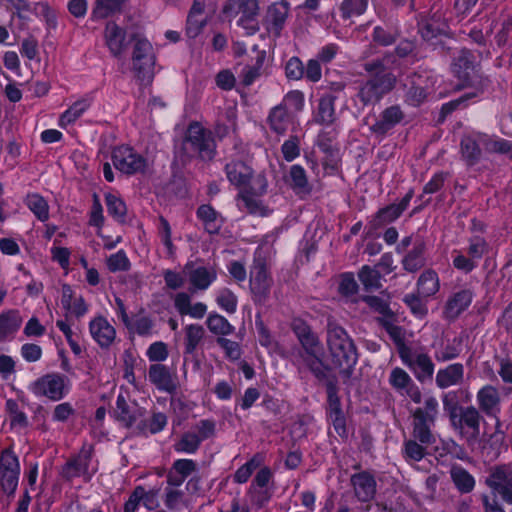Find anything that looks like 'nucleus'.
<instances>
[{"label":"nucleus","instance_id":"473e14b6","mask_svg":"<svg viewBox=\"0 0 512 512\" xmlns=\"http://www.w3.org/2000/svg\"><path fill=\"white\" fill-rule=\"evenodd\" d=\"M450 476L454 485L461 493H470L475 487L474 477L461 466H452Z\"/></svg>","mask_w":512,"mask_h":512},{"label":"nucleus","instance_id":"603ef678","mask_svg":"<svg viewBox=\"0 0 512 512\" xmlns=\"http://www.w3.org/2000/svg\"><path fill=\"white\" fill-rule=\"evenodd\" d=\"M108 213L120 222H124L126 215L125 203L113 194H107L105 197Z\"/></svg>","mask_w":512,"mask_h":512},{"label":"nucleus","instance_id":"f03ea898","mask_svg":"<svg viewBox=\"0 0 512 512\" xmlns=\"http://www.w3.org/2000/svg\"><path fill=\"white\" fill-rule=\"evenodd\" d=\"M327 345L332 362L340 368V375L346 383L352 376L358 354L351 337L334 320H328L327 323Z\"/></svg>","mask_w":512,"mask_h":512},{"label":"nucleus","instance_id":"58836bf2","mask_svg":"<svg viewBox=\"0 0 512 512\" xmlns=\"http://www.w3.org/2000/svg\"><path fill=\"white\" fill-rule=\"evenodd\" d=\"M400 212L396 208V204L388 205L382 209H380L373 219L369 222V226L372 230H377L394 220H396L400 216Z\"/></svg>","mask_w":512,"mask_h":512},{"label":"nucleus","instance_id":"a18cd8bd","mask_svg":"<svg viewBox=\"0 0 512 512\" xmlns=\"http://www.w3.org/2000/svg\"><path fill=\"white\" fill-rule=\"evenodd\" d=\"M89 102L81 99L73 103L60 117V125L65 127L74 123L89 107Z\"/></svg>","mask_w":512,"mask_h":512},{"label":"nucleus","instance_id":"864d4df0","mask_svg":"<svg viewBox=\"0 0 512 512\" xmlns=\"http://www.w3.org/2000/svg\"><path fill=\"white\" fill-rule=\"evenodd\" d=\"M200 444L201 441L195 432H186L182 435L179 442L175 444V450L178 452L195 453Z\"/></svg>","mask_w":512,"mask_h":512},{"label":"nucleus","instance_id":"c03bdc74","mask_svg":"<svg viewBox=\"0 0 512 512\" xmlns=\"http://www.w3.org/2000/svg\"><path fill=\"white\" fill-rule=\"evenodd\" d=\"M116 418L126 427H131L137 420L136 412H132L123 395H119L116 401Z\"/></svg>","mask_w":512,"mask_h":512},{"label":"nucleus","instance_id":"4c0bfd02","mask_svg":"<svg viewBox=\"0 0 512 512\" xmlns=\"http://www.w3.org/2000/svg\"><path fill=\"white\" fill-rule=\"evenodd\" d=\"M122 0H95L92 10L93 19H104L120 12Z\"/></svg>","mask_w":512,"mask_h":512},{"label":"nucleus","instance_id":"8fccbe9b","mask_svg":"<svg viewBox=\"0 0 512 512\" xmlns=\"http://www.w3.org/2000/svg\"><path fill=\"white\" fill-rule=\"evenodd\" d=\"M380 322L391 339L394 341L395 345L397 346L399 357H401V351H403L404 348H409L405 344L404 330L400 326L394 325L389 320L381 319Z\"/></svg>","mask_w":512,"mask_h":512},{"label":"nucleus","instance_id":"13d9d810","mask_svg":"<svg viewBox=\"0 0 512 512\" xmlns=\"http://www.w3.org/2000/svg\"><path fill=\"white\" fill-rule=\"evenodd\" d=\"M6 410L10 415L12 426L26 427L28 425L25 413L19 410L15 400L9 399L6 401Z\"/></svg>","mask_w":512,"mask_h":512},{"label":"nucleus","instance_id":"c85d7f7f","mask_svg":"<svg viewBox=\"0 0 512 512\" xmlns=\"http://www.w3.org/2000/svg\"><path fill=\"white\" fill-rule=\"evenodd\" d=\"M288 183L297 195L306 196L312 191L306 172L300 165L296 164L290 167Z\"/></svg>","mask_w":512,"mask_h":512},{"label":"nucleus","instance_id":"4be33fe9","mask_svg":"<svg viewBox=\"0 0 512 512\" xmlns=\"http://www.w3.org/2000/svg\"><path fill=\"white\" fill-rule=\"evenodd\" d=\"M354 493L361 502L372 500L376 494V481L372 475L367 472L355 474L351 478Z\"/></svg>","mask_w":512,"mask_h":512},{"label":"nucleus","instance_id":"412c9836","mask_svg":"<svg viewBox=\"0 0 512 512\" xmlns=\"http://www.w3.org/2000/svg\"><path fill=\"white\" fill-rule=\"evenodd\" d=\"M148 377L159 390L171 393L177 389L176 378L163 364H152L149 367Z\"/></svg>","mask_w":512,"mask_h":512},{"label":"nucleus","instance_id":"052dcab7","mask_svg":"<svg viewBox=\"0 0 512 512\" xmlns=\"http://www.w3.org/2000/svg\"><path fill=\"white\" fill-rule=\"evenodd\" d=\"M236 114L232 110L226 111L225 119L226 122L218 120L214 127V133L219 139L224 138L228 135L231 129L235 127Z\"/></svg>","mask_w":512,"mask_h":512},{"label":"nucleus","instance_id":"f704fd0d","mask_svg":"<svg viewBox=\"0 0 512 512\" xmlns=\"http://www.w3.org/2000/svg\"><path fill=\"white\" fill-rule=\"evenodd\" d=\"M396 63L394 53H386L382 58L374 59L364 63V70L372 76H381L390 73L388 70Z\"/></svg>","mask_w":512,"mask_h":512},{"label":"nucleus","instance_id":"2eb2a0df","mask_svg":"<svg viewBox=\"0 0 512 512\" xmlns=\"http://www.w3.org/2000/svg\"><path fill=\"white\" fill-rule=\"evenodd\" d=\"M93 447L83 446L78 455L71 458L63 466L61 474L66 480H72L75 477L86 476L89 479L88 468L92 459Z\"/></svg>","mask_w":512,"mask_h":512},{"label":"nucleus","instance_id":"4d7b16f0","mask_svg":"<svg viewBox=\"0 0 512 512\" xmlns=\"http://www.w3.org/2000/svg\"><path fill=\"white\" fill-rule=\"evenodd\" d=\"M20 471L18 457L11 449H5L0 457V473Z\"/></svg>","mask_w":512,"mask_h":512},{"label":"nucleus","instance_id":"2f4dec72","mask_svg":"<svg viewBox=\"0 0 512 512\" xmlns=\"http://www.w3.org/2000/svg\"><path fill=\"white\" fill-rule=\"evenodd\" d=\"M434 422H428L420 418H413V439L422 443V445L430 446L435 443L436 438L433 434L431 427Z\"/></svg>","mask_w":512,"mask_h":512},{"label":"nucleus","instance_id":"39448f33","mask_svg":"<svg viewBox=\"0 0 512 512\" xmlns=\"http://www.w3.org/2000/svg\"><path fill=\"white\" fill-rule=\"evenodd\" d=\"M183 149L191 157L198 156L202 160L210 161L215 156L216 144L209 130L199 124H192L188 128Z\"/></svg>","mask_w":512,"mask_h":512},{"label":"nucleus","instance_id":"6ab92c4d","mask_svg":"<svg viewBox=\"0 0 512 512\" xmlns=\"http://www.w3.org/2000/svg\"><path fill=\"white\" fill-rule=\"evenodd\" d=\"M90 333L93 339L101 348H108L116 338L115 328L105 317L94 318L89 324Z\"/></svg>","mask_w":512,"mask_h":512},{"label":"nucleus","instance_id":"6e6552de","mask_svg":"<svg viewBox=\"0 0 512 512\" xmlns=\"http://www.w3.org/2000/svg\"><path fill=\"white\" fill-rule=\"evenodd\" d=\"M250 291L257 304H264L269 299L273 279L267 269L266 261L260 255L255 256L250 268Z\"/></svg>","mask_w":512,"mask_h":512},{"label":"nucleus","instance_id":"bf43d9fd","mask_svg":"<svg viewBox=\"0 0 512 512\" xmlns=\"http://www.w3.org/2000/svg\"><path fill=\"white\" fill-rule=\"evenodd\" d=\"M426 447L427 446L422 445V443H420L414 439L407 440L404 443L405 457L409 458L411 460H414V461H420L426 455V451H425Z\"/></svg>","mask_w":512,"mask_h":512},{"label":"nucleus","instance_id":"f257e3e1","mask_svg":"<svg viewBox=\"0 0 512 512\" xmlns=\"http://www.w3.org/2000/svg\"><path fill=\"white\" fill-rule=\"evenodd\" d=\"M484 420L479 409L474 406H465L458 415L450 420L451 427L474 449L478 445L483 457L493 460L499 455V449L504 441V432L501 431V422L497 418L495 431L492 434L484 433L480 438V424Z\"/></svg>","mask_w":512,"mask_h":512},{"label":"nucleus","instance_id":"a211bd4d","mask_svg":"<svg viewBox=\"0 0 512 512\" xmlns=\"http://www.w3.org/2000/svg\"><path fill=\"white\" fill-rule=\"evenodd\" d=\"M228 181L235 187L245 190L252 180L253 170L241 160H232L225 165Z\"/></svg>","mask_w":512,"mask_h":512},{"label":"nucleus","instance_id":"0e129e2a","mask_svg":"<svg viewBox=\"0 0 512 512\" xmlns=\"http://www.w3.org/2000/svg\"><path fill=\"white\" fill-rule=\"evenodd\" d=\"M281 152L286 161L291 162L300 155L299 139L291 136L281 147Z\"/></svg>","mask_w":512,"mask_h":512},{"label":"nucleus","instance_id":"9b49d317","mask_svg":"<svg viewBox=\"0 0 512 512\" xmlns=\"http://www.w3.org/2000/svg\"><path fill=\"white\" fill-rule=\"evenodd\" d=\"M400 358L419 382L432 380L435 366L428 354L404 348Z\"/></svg>","mask_w":512,"mask_h":512},{"label":"nucleus","instance_id":"1a4fd4ad","mask_svg":"<svg viewBox=\"0 0 512 512\" xmlns=\"http://www.w3.org/2000/svg\"><path fill=\"white\" fill-rule=\"evenodd\" d=\"M419 33L422 39L431 45H440L445 49H450L449 46L446 47L445 40H451L452 33L448 22L441 13L435 12L419 22Z\"/></svg>","mask_w":512,"mask_h":512},{"label":"nucleus","instance_id":"49530a36","mask_svg":"<svg viewBox=\"0 0 512 512\" xmlns=\"http://www.w3.org/2000/svg\"><path fill=\"white\" fill-rule=\"evenodd\" d=\"M479 142L486 151L490 153L505 154L512 150V143L500 138H493L487 135L480 136Z\"/></svg>","mask_w":512,"mask_h":512},{"label":"nucleus","instance_id":"a19ab883","mask_svg":"<svg viewBox=\"0 0 512 512\" xmlns=\"http://www.w3.org/2000/svg\"><path fill=\"white\" fill-rule=\"evenodd\" d=\"M358 278L367 291L381 288V274L376 268L363 266L358 272Z\"/></svg>","mask_w":512,"mask_h":512},{"label":"nucleus","instance_id":"6e6d98bb","mask_svg":"<svg viewBox=\"0 0 512 512\" xmlns=\"http://www.w3.org/2000/svg\"><path fill=\"white\" fill-rule=\"evenodd\" d=\"M373 41L382 46H389L396 42L398 33L396 30L385 29L381 26H376L372 35Z\"/></svg>","mask_w":512,"mask_h":512},{"label":"nucleus","instance_id":"f3484780","mask_svg":"<svg viewBox=\"0 0 512 512\" xmlns=\"http://www.w3.org/2000/svg\"><path fill=\"white\" fill-rule=\"evenodd\" d=\"M404 117L405 114L399 105H391L380 113L379 118L370 129L376 135L384 136L401 123Z\"/></svg>","mask_w":512,"mask_h":512},{"label":"nucleus","instance_id":"c9c22d12","mask_svg":"<svg viewBox=\"0 0 512 512\" xmlns=\"http://www.w3.org/2000/svg\"><path fill=\"white\" fill-rule=\"evenodd\" d=\"M418 294L424 297L434 295L439 290V279L433 270H425L418 279Z\"/></svg>","mask_w":512,"mask_h":512},{"label":"nucleus","instance_id":"423d86ee","mask_svg":"<svg viewBox=\"0 0 512 512\" xmlns=\"http://www.w3.org/2000/svg\"><path fill=\"white\" fill-rule=\"evenodd\" d=\"M223 13L227 17H237V23L243 27L248 35L259 31L257 16L259 14L258 0H229L223 7Z\"/></svg>","mask_w":512,"mask_h":512},{"label":"nucleus","instance_id":"de8ad7c7","mask_svg":"<svg viewBox=\"0 0 512 512\" xmlns=\"http://www.w3.org/2000/svg\"><path fill=\"white\" fill-rule=\"evenodd\" d=\"M437 414L438 401L435 397L429 396L424 401V407H419L413 412V418H420L435 423Z\"/></svg>","mask_w":512,"mask_h":512},{"label":"nucleus","instance_id":"5701e85b","mask_svg":"<svg viewBox=\"0 0 512 512\" xmlns=\"http://www.w3.org/2000/svg\"><path fill=\"white\" fill-rule=\"evenodd\" d=\"M479 409L488 416H495L499 412L500 393L492 385L482 387L476 395Z\"/></svg>","mask_w":512,"mask_h":512},{"label":"nucleus","instance_id":"5fc2aeb1","mask_svg":"<svg viewBox=\"0 0 512 512\" xmlns=\"http://www.w3.org/2000/svg\"><path fill=\"white\" fill-rule=\"evenodd\" d=\"M443 409L448 414L449 421L458 415L465 406H461L458 402L457 392L450 391L442 396Z\"/></svg>","mask_w":512,"mask_h":512},{"label":"nucleus","instance_id":"3c124183","mask_svg":"<svg viewBox=\"0 0 512 512\" xmlns=\"http://www.w3.org/2000/svg\"><path fill=\"white\" fill-rule=\"evenodd\" d=\"M413 383L410 375L402 368L395 367L391 370L389 384L397 391L406 390Z\"/></svg>","mask_w":512,"mask_h":512},{"label":"nucleus","instance_id":"b1692460","mask_svg":"<svg viewBox=\"0 0 512 512\" xmlns=\"http://www.w3.org/2000/svg\"><path fill=\"white\" fill-rule=\"evenodd\" d=\"M18 310L10 309L0 314V343L12 340L22 325Z\"/></svg>","mask_w":512,"mask_h":512},{"label":"nucleus","instance_id":"c756f323","mask_svg":"<svg viewBox=\"0 0 512 512\" xmlns=\"http://www.w3.org/2000/svg\"><path fill=\"white\" fill-rule=\"evenodd\" d=\"M425 243L418 241L415 243L413 249L407 253L403 258V268L408 272H416L425 265Z\"/></svg>","mask_w":512,"mask_h":512},{"label":"nucleus","instance_id":"680f3d73","mask_svg":"<svg viewBox=\"0 0 512 512\" xmlns=\"http://www.w3.org/2000/svg\"><path fill=\"white\" fill-rule=\"evenodd\" d=\"M327 400L329 405L330 415L338 414L341 412V402L338 396V388L334 381H328L326 383Z\"/></svg>","mask_w":512,"mask_h":512},{"label":"nucleus","instance_id":"774afa93","mask_svg":"<svg viewBox=\"0 0 512 512\" xmlns=\"http://www.w3.org/2000/svg\"><path fill=\"white\" fill-rule=\"evenodd\" d=\"M107 265L110 271H126L129 269L130 262L123 251H119L111 255L107 260Z\"/></svg>","mask_w":512,"mask_h":512},{"label":"nucleus","instance_id":"bb28decb","mask_svg":"<svg viewBox=\"0 0 512 512\" xmlns=\"http://www.w3.org/2000/svg\"><path fill=\"white\" fill-rule=\"evenodd\" d=\"M196 214L198 219L203 223L204 229L209 234L219 233L224 219L212 206L208 204L200 205Z\"/></svg>","mask_w":512,"mask_h":512},{"label":"nucleus","instance_id":"9d476101","mask_svg":"<svg viewBox=\"0 0 512 512\" xmlns=\"http://www.w3.org/2000/svg\"><path fill=\"white\" fill-rule=\"evenodd\" d=\"M486 485L507 504H512V466L502 464L490 469Z\"/></svg>","mask_w":512,"mask_h":512},{"label":"nucleus","instance_id":"e433bc0d","mask_svg":"<svg viewBox=\"0 0 512 512\" xmlns=\"http://www.w3.org/2000/svg\"><path fill=\"white\" fill-rule=\"evenodd\" d=\"M335 97L333 95H326L319 101L318 111L316 115V122L324 125H330L335 120Z\"/></svg>","mask_w":512,"mask_h":512},{"label":"nucleus","instance_id":"7c9ffc66","mask_svg":"<svg viewBox=\"0 0 512 512\" xmlns=\"http://www.w3.org/2000/svg\"><path fill=\"white\" fill-rule=\"evenodd\" d=\"M184 353L192 355L203 342L205 329L199 324H190L184 328Z\"/></svg>","mask_w":512,"mask_h":512},{"label":"nucleus","instance_id":"72a5a7b5","mask_svg":"<svg viewBox=\"0 0 512 512\" xmlns=\"http://www.w3.org/2000/svg\"><path fill=\"white\" fill-rule=\"evenodd\" d=\"M268 123L275 133L284 134L289 126L290 118L284 105H278L272 108L268 116Z\"/></svg>","mask_w":512,"mask_h":512},{"label":"nucleus","instance_id":"338daca9","mask_svg":"<svg viewBox=\"0 0 512 512\" xmlns=\"http://www.w3.org/2000/svg\"><path fill=\"white\" fill-rule=\"evenodd\" d=\"M215 431L216 424L213 420L203 419L195 425V433L201 442L213 437Z\"/></svg>","mask_w":512,"mask_h":512},{"label":"nucleus","instance_id":"f8f14e48","mask_svg":"<svg viewBox=\"0 0 512 512\" xmlns=\"http://www.w3.org/2000/svg\"><path fill=\"white\" fill-rule=\"evenodd\" d=\"M112 161L117 170L128 175L143 172L146 167V159L129 146L116 147L112 152Z\"/></svg>","mask_w":512,"mask_h":512},{"label":"nucleus","instance_id":"a878e982","mask_svg":"<svg viewBox=\"0 0 512 512\" xmlns=\"http://www.w3.org/2000/svg\"><path fill=\"white\" fill-rule=\"evenodd\" d=\"M473 294L464 289L454 293L446 302L444 314L447 319H456L472 302Z\"/></svg>","mask_w":512,"mask_h":512},{"label":"nucleus","instance_id":"09e8293b","mask_svg":"<svg viewBox=\"0 0 512 512\" xmlns=\"http://www.w3.org/2000/svg\"><path fill=\"white\" fill-rule=\"evenodd\" d=\"M368 6V0H343L340 12L344 19L362 15Z\"/></svg>","mask_w":512,"mask_h":512},{"label":"nucleus","instance_id":"7ed1b4c3","mask_svg":"<svg viewBox=\"0 0 512 512\" xmlns=\"http://www.w3.org/2000/svg\"><path fill=\"white\" fill-rule=\"evenodd\" d=\"M291 328L303 348V351L297 350V353H293L294 361L298 362L299 359H302L316 378L325 379L327 376L326 367L317 356L321 348L317 335L302 319H294Z\"/></svg>","mask_w":512,"mask_h":512},{"label":"nucleus","instance_id":"79ce46f5","mask_svg":"<svg viewBox=\"0 0 512 512\" xmlns=\"http://www.w3.org/2000/svg\"><path fill=\"white\" fill-rule=\"evenodd\" d=\"M28 208L42 222L49 218V206L47 201L39 194H29L26 198Z\"/></svg>","mask_w":512,"mask_h":512},{"label":"nucleus","instance_id":"20e7f679","mask_svg":"<svg viewBox=\"0 0 512 512\" xmlns=\"http://www.w3.org/2000/svg\"><path fill=\"white\" fill-rule=\"evenodd\" d=\"M132 70L141 82H150L154 76L155 55L151 43L139 34H132Z\"/></svg>","mask_w":512,"mask_h":512},{"label":"nucleus","instance_id":"ddd939ff","mask_svg":"<svg viewBox=\"0 0 512 512\" xmlns=\"http://www.w3.org/2000/svg\"><path fill=\"white\" fill-rule=\"evenodd\" d=\"M290 11L288 1L281 0L268 6L262 20V25L269 34L280 36Z\"/></svg>","mask_w":512,"mask_h":512},{"label":"nucleus","instance_id":"69168bd1","mask_svg":"<svg viewBox=\"0 0 512 512\" xmlns=\"http://www.w3.org/2000/svg\"><path fill=\"white\" fill-rule=\"evenodd\" d=\"M217 344L224 350L226 357L231 360H238L241 357L240 345L224 337H218Z\"/></svg>","mask_w":512,"mask_h":512},{"label":"nucleus","instance_id":"e2e57ef3","mask_svg":"<svg viewBox=\"0 0 512 512\" xmlns=\"http://www.w3.org/2000/svg\"><path fill=\"white\" fill-rule=\"evenodd\" d=\"M218 305L228 313H234L237 308V297L229 289H222L216 299Z\"/></svg>","mask_w":512,"mask_h":512},{"label":"nucleus","instance_id":"0eeeda50","mask_svg":"<svg viewBox=\"0 0 512 512\" xmlns=\"http://www.w3.org/2000/svg\"><path fill=\"white\" fill-rule=\"evenodd\" d=\"M396 83L393 73L372 76L359 86L357 97L363 105H375L395 88Z\"/></svg>","mask_w":512,"mask_h":512},{"label":"nucleus","instance_id":"4468645a","mask_svg":"<svg viewBox=\"0 0 512 512\" xmlns=\"http://www.w3.org/2000/svg\"><path fill=\"white\" fill-rule=\"evenodd\" d=\"M268 183L264 175H257L252 182L249 189L241 190L238 194V199H241L251 214H264L262 202L257 199L267 191Z\"/></svg>","mask_w":512,"mask_h":512},{"label":"nucleus","instance_id":"cd10ccee","mask_svg":"<svg viewBox=\"0 0 512 512\" xmlns=\"http://www.w3.org/2000/svg\"><path fill=\"white\" fill-rule=\"evenodd\" d=\"M105 40L110 52L118 57L125 50V31L114 22H108L105 27Z\"/></svg>","mask_w":512,"mask_h":512},{"label":"nucleus","instance_id":"37998d69","mask_svg":"<svg viewBox=\"0 0 512 512\" xmlns=\"http://www.w3.org/2000/svg\"><path fill=\"white\" fill-rule=\"evenodd\" d=\"M461 153L468 165L476 164L481 157L479 144L475 139L469 136L461 140Z\"/></svg>","mask_w":512,"mask_h":512},{"label":"nucleus","instance_id":"aec40b11","mask_svg":"<svg viewBox=\"0 0 512 512\" xmlns=\"http://www.w3.org/2000/svg\"><path fill=\"white\" fill-rule=\"evenodd\" d=\"M189 278V282L193 286L191 291L196 289L205 290L216 279V271L213 268L205 266L195 267L192 263H188L184 269Z\"/></svg>","mask_w":512,"mask_h":512},{"label":"nucleus","instance_id":"ea45409f","mask_svg":"<svg viewBox=\"0 0 512 512\" xmlns=\"http://www.w3.org/2000/svg\"><path fill=\"white\" fill-rule=\"evenodd\" d=\"M209 331L218 336H227L234 332L235 328L222 315L210 314L206 320Z\"/></svg>","mask_w":512,"mask_h":512},{"label":"nucleus","instance_id":"dca6fc26","mask_svg":"<svg viewBox=\"0 0 512 512\" xmlns=\"http://www.w3.org/2000/svg\"><path fill=\"white\" fill-rule=\"evenodd\" d=\"M64 376L48 374L38 379L32 386V391L37 396H46L51 400H59L63 397Z\"/></svg>","mask_w":512,"mask_h":512},{"label":"nucleus","instance_id":"393cba45","mask_svg":"<svg viewBox=\"0 0 512 512\" xmlns=\"http://www.w3.org/2000/svg\"><path fill=\"white\" fill-rule=\"evenodd\" d=\"M464 380V366L461 363L451 364L439 369L436 374V385L440 389L461 385Z\"/></svg>","mask_w":512,"mask_h":512}]
</instances>
